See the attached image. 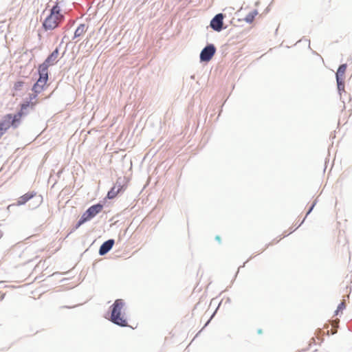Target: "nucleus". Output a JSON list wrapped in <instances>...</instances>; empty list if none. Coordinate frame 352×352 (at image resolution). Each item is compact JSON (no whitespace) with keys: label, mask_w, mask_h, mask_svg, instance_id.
<instances>
[{"label":"nucleus","mask_w":352,"mask_h":352,"mask_svg":"<svg viewBox=\"0 0 352 352\" xmlns=\"http://www.w3.org/2000/svg\"><path fill=\"white\" fill-rule=\"evenodd\" d=\"M24 85V82L22 80H17L14 82L13 86V89L16 91H21L23 86Z\"/></svg>","instance_id":"nucleus-23"},{"label":"nucleus","mask_w":352,"mask_h":352,"mask_svg":"<svg viewBox=\"0 0 352 352\" xmlns=\"http://www.w3.org/2000/svg\"><path fill=\"white\" fill-rule=\"evenodd\" d=\"M125 302L122 299H116L113 303L109 307V317L108 320L113 324L120 327H129L127 319L125 316V313H122V309L124 307Z\"/></svg>","instance_id":"nucleus-1"},{"label":"nucleus","mask_w":352,"mask_h":352,"mask_svg":"<svg viewBox=\"0 0 352 352\" xmlns=\"http://www.w3.org/2000/svg\"><path fill=\"white\" fill-rule=\"evenodd\" d=\"M6 116H8V118H10L9 120L12 124V127H13L14 129L17 128L19 124L21 123V119L23 117V116L21 115L18 111L14 114L8 113L6 114Z\"/></svg>","instance_id":"nucleus-9"},{"label":"nucleus","mask_w":352,"mask_h":352,"mask_svg":"<svg viewBox=\"0 0 352 352\" xmlns=\"http://www.w3.org/2000/svg\"><path fill=\"white\" fill-rule=\"evenodd\" d=\"M119 191L116 190V186H113L111 188V189L108 191L107 196L105 199H114L118 194Z\"/></svg>","instance_id":"nucleus-15"},{"label":"nucleus","mask_w":352,"mask_h":352,"mask_svg":"<svg viewBox=\"0 0 352 352\" xmlns=\"http://www.w3.org/2000/svg\"><path fill=\"white\" fill-rule=\"evenodd\" d=\"M4 296H5V294H3V295L1 296L0 300H3V298H4Z\"/></svg>","instance_id":"nucleus-40"},{"label":"nucleus","mask_w":352,"mask_h":352,"mask_svg":"<svg viewBox=\"0 0 352 352\" xmlns=\"http://www.w3.org/2000/svg\"><path fill=\"white\" fill-rule=\"evenodd\" d=\"M25 102H28L30 110L34 111L37 104V101L25 100Z\"/></svg>","instance_id":"nucleus-26"},{"label":"nucleus","mask_w":352,"mask_h":352,"mask_svg":"<svg viewBox=\"0 0 352 352\" xmlns=\"http://www.w3.org/2000/svg\"><path fill=\"white\" fill-rule=\"evenodd\" d=\"M307 350H308V349H302V351H306Z\"/></svg>","instance_id":"nucleus-46"},{"label":"nucleus","mask_w":352,"mask_h":352,"mask_svg":"<svg viewBox=\"0 0 352 352\" xmlns=\"http://www.w3.org/2000/svg\"><path fill=\"white\" fill-rule=\"evenodd\" d=\"M294 230H293V228H291V229H290V232H289V234H285L283 237H285V236H286L289 235V234L292 233L293 232H294Z\"/></svg>","instance_id":"nucleus-34"},{"label":"nucleus","mask_w":352,"mask_h":352,"mask_svg":"<svg viewBox=\"0 0 352 352\" xmlns=\"http://www.w3.org/2000/svg\"><path fill=\"white\" fill-rule=\"evenodd\" d=\"M38 78L37 82L47 85L49 80V74L47 73H38Z\"/></svg>","instance_id":"nucleus-19"},{"label":"nucleus","mask_w":352,"mask_h":352,"mask_svg":"<svg viewBox=\"0 0 352 352\" xmlns=\"http://www.w3.org/2000/svg\"><path fill=\"white\" fill-rule=\"evenodd\" d=\"M3 232L0 230V239L3 237Z\"/></svg>","instance_id":"nucleus-37"},{"label":"nucleus","mask_w":352,"mask_h":352,"mask_svg":"<svg viewBox=\"0 0 352 352\" xmlns=\"http://www.w3.org/2000/svg\"><path fill=\"white\" fill-rule=\"evenodd\" d=\"M51 54L55 58V59H56L59 54V47H56L51 53Z\"/></svg>","instance_id":"nucleus-28"},{"label":"nucleus","mask_w":352,"mask_h":352,"mask_svg":"<svg viewBox=\"0 0 352 352\" xmlns=\"http://www.w3.org/2000/svg\"><path fill=\"white\" fill-rule=\"evenodd\" d=\"M324 333L323 331L321 330V329H318V331H317V335H318V337L319 338V336L320 334H322Z\"/></svg>","instance_id":"nucleus-31"},{"label":"nucleus","mask_w":352,"mask_h":352,"mask_svg":"<svg viewBox=\"0 0 352 352\" xmlns=\"http://www.w3.org/2000/svg\"><path fill=\"white\" fill-rule=\"evenodd\" d=\"M75 23V21L74 20H72L70 19L67 23L63 27V30L64 31H67L69 30L70 28H72L73 27V25H74Z\"/></svg>","instance_id":"nucleus-25"},{"label":"nucleus","mask_w":352,"mask_h":352,"mask_svg":"<svg viewBox=\"0 0 352 352\" xmlns=\"http://www.w3.org/2000/svg\"><path fill=\"white\" fill-rule=\"evenodd\" d=\"M85 24H84V23L80 24L78 26V28L76 29V30L74 32V37L72 39H75V38L79 37L80 36H81V34L85 32Z\"/></svg>","instance_id":"nucleus-18"},{"label":"nucleus","mask_w":352,"mask_h":352,"mask_svg":"<svg viewBox=\"0 0 352 352\" xmlns=\"http://www.w3.org/2000/svg\"><path fill=\"white\" fill-rule=\"evenodd\" d=\"M124 179V178L118 177L116 184L113 185V186H116V190H118L120 193L124 192L126 188Z\"/></svg>","instance_id":"nucleus-13"},{"label":"nucleus","mask_w":352,"mask_h":352,"mask_svg":"<svg viewBox=\"0 0 352 352\" xmlns=\"http://www.w3.org/2000/svg\"><path fill=\"white\" fill-rule=\"evenodd\" d=\"M257 333H258V334H261V333H263L262 329H258L257 330Z\"/></svg>","instance_id":"nucleus-36"},{"label":"nucleus","mask_w":352,"mask_h":352,"mask_svg":"<svg viewBox=\"0 0 352 352\" xmlns=\"http://www.w3.org/2000/svg\"><path fill=\"white\" fill-rule=\"evenodd\" d=\"M190 78H191V79H192V80H194V79H195V75H192V76H190Z\"/></svg>","instance_id":"nucleus-44"},{"label":"nucleus","mask_w":352,"mask_h":352,"mask_svg":"<svg viewBox=\"0 0 352 352\" xmlns=\"http://www.w3.org/2000/svg\"><path fill=\"white\" fill-rule=\"evenodd\" d=\"M49 67L50 66L48 65V64L43 62L38 66L37 72L38 73L49 74V72H48Z\"/></svg>","instance_id":"nucleus-20"},{"label":"nucleus","mask_w":352,"mask_h":352,"mask_svg":"<svg viewBox=\"0 0 352 352\" xmlns=\"http://www.w3.org/2000/svg\"><path fill=\"white\" fill-rule=\"evenodd\" d=\"M346 307V305H345V303L344 302H341L338 307H337V309L334 311V315L335 316H337L338 315L339 312L342 311L343 309H344Z\"/></svg>","instance_id":"nucleus-24"},{"label":"nucleus","mask_w":352,"mask_h":352,"mask_svg":"<svg viewBox=\"0 0 352 352\" xmlns=\"http://www.w3.org/2000/svg\"><path fill=\"white\" fill-rule=\"evenodd\" d=\"M60 25L57 21V16L47 15L42 23V27L45 31L53 30Z\"/></svg>","instance_id":"nucleus-7"},{"label":"nucleus","mask_w":352,"mask_h":352,"mask_svg":"<svg viewBox=\"0 0 352 352\" xmlns=\"http://www.w3.org/2000/svg\"><path fill=\"white\" fill-rule=\"evenodd\" d=\"M66 37L67 36L65 35L63 36V39H62V41H61V42H60L59 45H60L65 41V39L66 38Z\"/></svg>","instance_id":"nucleus-35"},{"label":"nucleus","mask_w":352,"mask_h":352,"mask_svg":"<svg viewBox=\"0 0 352 352\" xmlns=\"http://www.w3.org/2000/svg\"><path fill=\"white\" fill-rule=\"evenodd\" d=\"M126 231H127V230L126 229V230L124 231L123 235H125V234H126Z\"/></svg>","instance_id":"nucleus-45"},{"label":"nucleus","mask_w":352,"mask_h":352,"mask_svg":"<svg viewBox=\"0 0 352 352\" xmlns=\"http://www.w3.org/2000/svg\"><path fill=\"white\" fill-rule=\"evenodd\" d=\"M4 134V133L1 131H0V138H1V136Z\"/></svg>","instance_id":"nucleus-39"},{"label":"nucleus","mask_w":352,"mask_h":352,"mask_svg":"<svg viewBox=\"0 0 352 352\" xmlns=\"http://www.w3.org/2000/svg\"><path fill=\"white\" fill-rule=\"evenodd\" d=\"M18 112L23 116L28 115L30 112L28 102H25L24 100L22 103H21L20 109L18 111Z\"/></svg>","instance_id":"nucleus-12"},{"label":"nucleus","mask_w":352,"mask_h":352,"mask_svg":"<svg viewBox=\"0 0 352 352\" xmlns=\"http://www.w3.org/2000/svg\"><path fill=\"white\" fill-rule=\"evenodd\" d=\"M1 283H3V282H2V281H0V284H1Z\"/></svg>","instance_id":"nucleus-48"},{"label":"nucleus","mask_w":352,"mask_h":352,"mask_svg":"<svg viewBox=\"0 0 352 352\" xmlns=\"http://www.w3.org/2000/svg\"><path fill=\"white\" fill-rule=\"evenodd\" d=\"M271 244H272L271 243H268V244L267 245L266 248H267V247H268L269 245H270Z\"/></svg>","instance_id":"nucleus-47"},{"label":"nucleus","mask_w":352,"mask_h":352,"mask_svg":"<svg viewBox=\"0 0 352 352\" xmlns=\"http://www.w3.org/2000/svg\"><path fill=\"white\" fill-rule=\"evenodd\" d=\"M225 14L223 13L217 14L210 21V27L215 32H220L226 29L223 27V19Z\"/></svg>","instance_id":"nucleus-6"},{"label":"nucleus","mask_w":352,"mask_h":352,"mask_svg":"<svg viewBox=\"0 0 352 352\" xmlns=\"http://www.w3.org/2000/svg\"><path fill=\"white\" fill-rule=\"evenodd\" d=\"M294 230H293V228H291V229H290V232H289V234H285L283 237H285V236H286L289 235V234L292 233L293 232H294Z\"/></svg>","instance_id":"nucleus-33"},{"label":"nucleus","mask_w":352,"mask_h":352,"mask_svg":"<svg viewBox=\"0 0 352 352\" xmlns=\"http://www.w3.org/2000/svg\"><path fill=\"white\" fill-rule=\"evenodd\" d=\"M347 67L346 63H343L339 65L337 72L336 73V79L337 82V88L338 94L340 96V98L342 97V94H346V92L344 90L345 82L344 80V75Z\"/></svg>","instance_id":"nucleus-4"},{"label":"nucleus","mask_w":352,"mask_h":352,"mask_svg":"<svg viewBox=\"0 0 352 352\" xmlns=\"http://www.w3.org/2000/svg\"><path fill=\"white\" fill-rule=\"evenodd\" d=\"M57 16V21H58L60 23L64 21L65 19V16L60 13L58 15L56 16Z\"/></svg>","instance_id":"nucleus-29"},{"label":"nucleus","mask_w":352,"mask_h":352,"mask_svg":"<svg viewBox=\"0 0 352 352\" xmlns=\"http://www.w3.org/2000/svg\"><path fill=\"white\" fill-rule=\"evenodd\" d=\"M231 302V300L230 298H228L227 300H226V302Z\"/></svg>","instance_id":"nucleus-38"},{"label":"nucleus","mask_w":352,"mask_h":352,"mask_svg":"<svg viewBox=\"0 0 352 352\" xmlns=\"http://www.w3.org/2000/svg\"><path fill=\"white\" fill-rule=\"evenodd\" d=\"M125 302L122 299H116L113 303L109 307V317L108 320L113 324L120 327H129L127 319L125 316V313H122V309L124 307Z\"/></svg>","instance_id":"nucleus-2"},{"label":"nucleus","mask_w":352,"mask_h":352,"mask_svg":"<svg viewBox=\"0 0 352 352\" xmlns=\"http://www.w3.org/2000/svg\"><path fill=\"white\" fill-rule=\"evenodd\" d=\"M44 63L48 64L49 66L54 65L57 63L56 59L50 54L47 56L45 60L43 61Z\"/></svg>","instance_id":"nucleus-21"},{"label":"nucleus","mask_w":352,"mask_h":352,"mask_svg":"<svg viewBox=\"0 0 352 352\" xmlns=\"http://www.w3.org/2000/svg\"><path fill=\"white\" fill-rule=\"evenodd\" d=\"M216 311H217V309L214 311V313L212 314V316H210V318H209V320L206 322V324H204V328H205L211 321L212 318L214 317V316L216 314Z\"/></svg>","instance_id":"nucleus-30"},{"label":"nucleus","mask_w":352,"mask_h":352,"mask_svg":"<svg viewBox=\"0 0 352 352\" xmlns=\"http://www.w3.org/2000/svg\"><path fill=\"white\" fill-rule=\"evenodd\" d=\"M38 94L33 92L32 94H29L28 98H26L25 100H31V101H36V98H37Z\"/></svg>","instance_id":"nucleus-27"},{"label":"nucleus","mask_w":352,"mask_h":352,"mask_svg":"<svg viewBox=\"0 0 352 352\" xmlns=\"http://www.w3.org/2000/svg\"><path fill=\"white\" fill-rule=\"evenodd\" d=\"M60 8L58 6V3H56L55 5L52 6V8L50 10V13L48 15L53 16L56 17L60 13Z\"/></svg>","instance_id":"nucleus-16"},{"label":"nucleus","mask_w":352,"mask_h":352,"mask_svg":"<svg viewBox=\"0 0 352 352\" xmlns=\"http://www.w3.org/2000/svg\"><path fill=\"white\" fill-rule=\"evenodd\" d=\"M257 14V10H254L245 17L244 20L245 21L246 23L251 24L254 21V18Z\"/></svg>","instance_id":"nucleus-17"},{"label":"nucleus","mask_w":352,"mask_h":352,"mask_svg":"<svg viewBox=\"0 0 352 352\" xmlns=\"http://www.w3.org/2000/svg\"><path fill=\"white\" fill-rule=\"evenodd\" d=\"M239 270H240V268H238V270H237V272H236L235 276H237L238 272H239Z\"/></svg>","instance_id":"nucleus-41"},{"label":"nucleus","mask_w":352,"mask_h":352,"mask_svg":"<svg viewBox=\"0 0 352 352\" xmlns=\"http://www.w3.org/2000/svg\"><path fill=\"white\" fill-rule=\"evenodd\" d=\"M217 48L213 43H207L199 54L200 63H208L214 56Z\"/></svg>","instance_id":"nucleus-5"},{"label":"nucleus","mask_w":352,"mask_h":352,"mask_svg":"<svg viewBox=\"0 0 352 352\" xmlns=\"http://www.w3.org/2000/svg\"><path fill=\"white\" fill-rule=\"evenodd\" d=\"M239 270H240V268H238V270H237V272H236L235 276H237L238 272H239Z\"/></svg>","instance_id":"nucleus-43"},{"label":"nucleus","mask_w":352,"mask_h":352,"mask_svg":"<svg viewBox=\"0 0 352 352\" xmlns=\"http://www.w3.org/2000/svg\"><path fill=\"white\" fill-rule=\"evenodd\" d=\"M35 195H36V192H34V191L28 192L27 193L23 195L22 196H21L19 198V199L16 202V206H22V205L25 204L29 200L32 199Z\"/></svg>","instance_id":"nucleus-10"},{"label":"nucleus","mask_w":352,"mask_h":352,"mask_svg":"<svg viewBox=\"0 0 352 352\" xmlns=\"http://www.w3.org/2000/svg\"><path fill=\"white\" fill-rule=\"evenodd\" d=\"M239 270H240V268H238V270H237V272H236L235 276H237L238 272H239Z\"/></svg>","instance_id":"nucleus-42"},{"label":"nucleus","mask_w":352,"mask_h":352,"mask_svg":"<svg viewBox=\"0 0 352 352\" xmlns=\"http://www.w3.org/2000/svg\"><path fill=\"white\" fill-rule=\"evenodd\" d=\"M9 119H10V118H8V116L6 115L0 120V131H3L4 133L12 126Z\"/></svg>","instance_id":"nucleus-11"},{"label":"nucleus","mask_w":352,"mask_h":352,"mask_svg":"<svg viewBox=\"0 0 352 352\" xmlns=\"http://www.w3.org/2000/svg\"><path fill=\"white\" fill-rule=\"evenodd\" d=\"M45 86H46L45 84L41 83V82H38L36 81V82L34 83V85H33V86L32 87V91L33 92L38 94H40L41 92H42L43 91L45 90Z\"/></svg>","instance_id":"nucleus-14"},{"label":"nucleus","mask_w":352,"mask_h":352,"mask_svg":"<svg viewBox=\"0 0 352 352\" xmlns=\"http://www.w3.org/2000/svg\"><path fill=\"white\" fill-rule=\"evenodd\" d=\"M215 239H216L217 241L221 242V237H220V236L217 235V236H215Z\"/></svg>","instance_id":"nucleus-32"},{"label":"nucleus","mask_w":352,"mask_h":352,"mask_svg":"<svg viewBox=\"0 0 352 352\" xmlns=\"http://www.w3.org/2000/svg\"><path fill=\"white\" fill-rule=\"evenodd\" d=\"M115 244V240L113 239H109L103 242L99 248L98 254L100 256L106 255L113 247Z\"/></svg>","instance_id":"nucleus-8"},{"label":"nucleus","mask_w":352,"mask_h":352,"mask_svg":"<svg viewBox=\"0 0 352 352\" xmlns=\"http://www.w3.org/2000/svg\"><path fill=\"white\" fill-rule=\"evenodd\" d=\"M104 204L102 201H99L98 203L94 204L89 207L81 215L76 225L74 226L72 230H77L80 226H81L85 223L91 220L94 218L97 214H98L103 209Z\"/></svg>","instance_id":"nucleus-3"},{"label":"nucleus","mask_w":352,"mask_h":352,"mask_svg":"<svg viewBox=\"0 0 352 352\" xmlns=\"http://www.w3.org/2000/svg\"><path fill=\"white\" fill-rule=\"evenodd\" d=\"M317 204V199H315L314 201V202L311 204V205L309 206L307 213H306V215L305 217L303 218V219L302 220V221L300 222V223L299 224V226H300L305 221V219L307 218V217L313 211L315 206Z\"/></svg>","instance_id":"nucleus-22"}]
</instances>
